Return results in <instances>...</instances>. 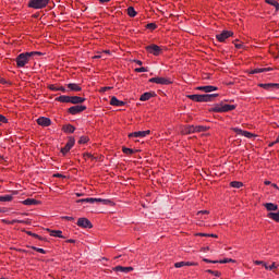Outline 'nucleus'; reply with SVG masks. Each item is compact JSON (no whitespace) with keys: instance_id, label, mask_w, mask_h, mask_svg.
<instances>
[{"instance_id":"nucleus-1","label":"nucleus","mask_w":279,"mask_h":279,"mask_svg":"<svg viewBox=\"0 0 279 279\" xmlns=\"http://www.w3.org/2000/svg\"><path fill=\"white\" fill-rule=\"evenodd\" d=\"M34 56H40V52L33 51V52H22V53H20L15 59L16 66L19 69H23V66H25L26 64L29 63V61L32 60V57H34Z\"/></svg>"},{"instance_id":"nucleus-2","label":"nucleus","mask_w":279,"mask_h":279,"mask_svg":"<svg viewBox=\"0 0 279 279\" xmlns=\"http://www.w3.org/2000/svg\"><path fill=\"white\" fill-rule=\"evenodd\" d=\"M216 97H219V94H203V95H187V99L197 102H208L213 101Z\"/></svg>"},{"instance_id":"nucleus-3","label":"nucleus","mask_w":279,"mask_h":279,"mask_svg":"<svg viewBox=\"0 0 279 279\" xmlns=\"http://www.w3.org/2000/svg\"><path fill=\"white\" fill-rule=\"evenodd\" d=\"M235 109H236V106H234V105H226V104L221 102V104L215 105L210 109V112H230Z\"/></svg>"},{"instance_id":"nucleus-4","label":"nucleus","mask_w":279,"mask_h":279,"mask_svg":"<svg viewBox=\"0 0 279 279\" xmlns=\"http://www.w3.org/2000/svg\"><path fill=\"white\" fill-rule=\"evenodd\" d=\"M49 5V0H29L28 8H33V10H43V8H47Z\"/></svg>"},{"instance_id":"nucleus-5","label":"nucleus","mask_w":279,"mask_h":279,"mask_svg":"<svg viewBox=\"0 0 279 279\" xmlns=\"http://www.w3.org/2000/svg\"><path fill=\"white\" fill-rule=\"evenodd\" d=\"M231 36H234V33L231 31H222L220 34L216 35V38L218 43H226L228 38H231Z\"/></svg>"},{"instance_id":"nucleus-6","label":"nucleus","mask_w":279,"mask_h":279,"mask_svg":"<svg viewBox=\"0 0 279 279\" xmlns=\"http://www.w3.org/2000/svg\"><path fill=\"white\" fill-rule=\"evenodd\" d=\"M151 131H137L129 134V138H145V136H149Z\"/></svg>"},{"instance_id":"nucleus-7","label":"nucleus","mask_w":279,"mask_h":279,"mask_svg":"<svg viewBox=\"0 0 279 279\" xmlns=\"http://www.w3.org/2000/svg\"><path fill=\"white\" fill-rule=\"evenodd\" d=\"M259 88H264L265 90H279V84L278 83H259Z\"/></svg>"},{"instance_id":"nucleus-8","label":"nucleus","mask_w":279,"mask_h":279,"mask_svg":"<svg viewBox=\"0 0 279 279\" xmlns=\"http://www.w3.org/2000/svg\"><path fill=\"white\" fill-rule=\"evenodd\" d=\"M84 110H86V106H84V105H76V106L70 107L68 109V112L70 114H80V112H84Z\"/></svg>"},{"instance_id":"nucleus-9","label":"nucleus","mask_w":279,"mask_h":279,"mask_svg":"<svg viewBox=\"0 0 279 279\" xmlns=\"http://www.w3.org/2000/svg\"><path fill=\"white\" fill-rule=\"evenodd\" d=\"M73 145H75V138L70 137L68 143L65 144V146L63 148H61V154H63V155L69 154V151H71V149L73 148Z\"/></svg>"},{"instance_id":"nucleus-10","label":"nucleus","mask_w":279,"mask_h":279,"mask_svg":"<svg viewBox=\"0 0 279 279\" xmlns=\"http://www.w3.org/2000/svg\"><path fill=\"white\" fill-rule=\"evenodd\" d=\"M149 82L153 84H161L163 86H169V84H171V81L166 77H153L149 80Z\"/></svg>"},{"instance_id":"nucleus-11","label":"nucleus","mask_w":279,"mask_h":279,"mask_svg":"<svg viewBox=\"0 0 279 279\" xmlns=\"http://www.w3.org/2000/svg\"><path fill=\"white\" fill-rule=\"evenodd\" d=\"M146 51L153 53V56H160V53H162V49H160L158 45L146 46Z\"/></svg>"},{"instance_id":"nucleus-12","label":"nucleus","mask_w":279,"mask_h":279,"mask_svg":"<svg viewBox=\"0 0 279 279\" xmlns=\"http://www.w3.org/2000/svg\"><path fill=\"white\" fill-rule=\"evenodd\" d=\"M77 226L78 228H93V222H90V220H88V218H78L77 220Z\"/></svg>"},{"instance_id":"nucleus-13","label":"nucleus","mask_w":279,"mask_h":279,"mask_svg":"<svg viewBox=\"0 0 279 279\" xmlns=\"http://www.w3.org/2000/svg\"><path fill=\"white\" fill-rule=\"evenodd\" d=\"M37 123L38 125H41V128H49V125H51V119L40 117L37 119Z\"/></svg>"},{"instance_id":"nucleus-14","label":"nucleus","mask_w":279,"mask_h":279,"mask_svg":"<svg viewBox=\"0 0 279 279\" xmlns=\"http://www.w3.org/2000/svg\"><path fill=\"white\" fill-rule=\"evenodd\" d=\"M113 271H119L120 274H130V271H134V267H123V266H116Z\"/></svg>"},{"instance_id":"nucleus-15","label":"nucleus","mask_w":279,"mask_h":279,"mask_svg":"<svg viewBox=\"0 0 279 279\" xmlns=\"http://www.w3.org/2000/svg\"><path fill=\"white\" fill-rule=\"evenodd\" d=\"M232 130L233 132H235V134H239V136H245L246 138H252V136H254V134H252L251 132L243 131L239 128H233Z\"/></svg>"},{"instance_id":"nucleus-16","label":"nucleus","mask_w":279,"mask_h":279,"mask_svg":"<svg viewBox=\"0 0 279 279\" xmlns=\"http://www.w3.org/2000/svg\"><path fill=\"white\" fill-rule=\"evenodd\" d=\"M197 90H203V93H213L215 90H219V87L213 85L199 86Z\"/></svg>"},{"instance_id":"nucleus-17","label":"nucleus","mask_w":279,"mask_h":279,"mask_svg":"<svg viewBox=\"0 0 279 279\" xmlns=\"http://www.w3.org/2000/svg\"><path fill=\"white\" fill-rule=\"evenodd\" d=\"M110 106H117L118 108H121L125 106V101L119 100L116 96L111 97Z\"/></svg>"},{"instance_id":"nucleus-18","label":"nucleus","mask_w":279,"mask_h":279,"mask_svg":"<svg viewBox=\"0 0 279 279\" xmlns=\"http://www.w3.org/2000/svg\"><path fill=\"white\" fill-rule=\"evenodd\" d=\"M196 264L195 263H191V262H177L175 264H174V267L177 268V269H180V268H182V267H193V266H195Z\"/></svg>"},{"instance_id":"nucleus-19","label":"nucleus","mask_w":279,"mask_h":279,"mask_svg":"<svg viewBox=\"0 0 279 279\" xmlns=\"http://www.w3.org/2000/svg\"><path fill=\"white\" fill-rule=\"evenodd\" d=\"M84 101H86V98L83 97H78V96H70V104H84Z\"/></svg>"},{"instance_id":"nucleus-20","label":"nucleus","mask_w":279,"mask_h":279,"mask_svg":"<svg viewBox=\"0 0 279 279\" xmlns=\"http://www.w3.org/2000/svg\"><path fill=\"white\" fill-rule=\"evenodd\" d=\"M182 134H195V125H187L182 129Z\"/></svg>"},{"instance_id":"nucleus-21","label":"nucleus","mask_w":279,"mask_h":279,"mask_svg":"<svg viewBox=\"0 0 279 279\" xmlns=\"http://www.w3.org/2000/svg\"><path fill=\"white\" fill-rule=\"evenodd\" d=\"M68 88L74 93H80V90H82V87L76 83L68 84Z\"/></svg>"},{"instance_id":"nucleus-22","label":"nucleus","mask_w":279,"mask_h":279,"mask_svg":"<svg viewBox=\"0 0 279 279\" xmlns=\"http://www.w3.org/2000/svg\"><path fill=\"white\" fill-rule=\"evenodd\" d=\"M269 71H274V69H271V68H257V69H254L251 73H252V75H254L256 73H267Z\"/></svg>"},{"instance_id":"nucleus-23","label":"nucleus","mask_w":279,"mask_h":279,"mask_svg":"<svg viewBox=\"0 0 279 279\" xmlns=\"http://www.w3.org/2000/svg\"><path fill=\"white\" fill-rule=\"evenodd\" d=\"M97 198H81L76 201V204H95Z\"/></svg>"},{"instance_id":"nucleus-24","label":"nucleus","mask_w":279,"mask_h":279,"mask_svg":"<svg viewBox=\"0 0 279 279\" xmlns=\"http://www.w3.org/2000/svg\"><path fill=\"white\" fill-rule=\"evenodd\" d=\"M62 130L66 134H73V132H75V126H73L72 124H65L63 125Z\"/></svg>"},{"instance_id":"nucleus-25","label":"nucleus","mask_w":279,"mask_h":279,"mask_svg":"<svg viewBox=\"0 0 279 279\" xmlns=\"http://www.w3.org/2000/svg\"><path fill=\"white\" fill-rule=\"evenodd\" d=\"M56 101H60L61 104H71V96H59L56 98Z\"/></svg>"},{"instance_id":"nucleus-26","label":"nucleus","mask_w":279,"mask_h":279,"mask_svg":"<svg viewBox=\"0 0 279 279\" xmlns=\"http://www.w3.org/2000/svg\"><path fill=\"white\" fill-rule=\"evenodd\" d=\"M48 232H50V236H57L58 239H64V235H62V231L60 230H49Z\"/></svg>"},{"instance_id":"nucleus-27","label":"nucleus","mask_w":279,"mask_h":279,"mask_svg":"<svg viewBox=\"0 0 279 279\" xmlns=\"http://www.w3.org/2000/svg\"><path fill=\"white\" fill-rule=\"evenodd\" d=\"M264 206L270 213H272L274 210H278V205H276L274 203H266V204H264Z\"/></svg>"},{"instance_id":"nucleus-28","label":"nucleus","mask_w":279,"mask_h":279,"mask_svg":"<svg viewBox=\"0 0 279 279\" xmlns=\"http://www.w3.org/2000/svg\"><path fill=\"white\" fill-rule=\"evenodd\" d=\"M150 97H154V94H151V93H149V92H146V93H144V94L141 96L140 100H141V101H149V98H150Z\"/></svg>"},{"instance_id":"nucleus-29","label":"nucleus","mask_w":279,"mask_h":279,"mask_svg":"<svg viewBox=\"0 0 279 279\" xmlns=\"http://www.w3.org/2000/svg\"><path fill=\"white\" fill-rule=\"evenodd\" d=\"M38 204V201L34 199V198H27L23 202L24 206H34Z\"/></svg>"},{"instance_id":"nucleus-30","label":"nucleus","mask_w":279,"mask_h":279,"mask_svg":"<svg viewBox=\"0 0 279 279\" xmlns=\"http://www.w3.org/2000/svg\"><path fill=\"white\" fill-rule=\"evenodd\" d=\"M96 202H100V204H104L105 206H112V201L110 199L96 198Z\"/></svg>"},{"instance_id":"nucleus-31","label":"nucleus","mask_w":279,"mask_h":279,"mask_svg":"<svg viewBox=\"0 0 279 279\" xmlns=\"http://www.w3.org/2000/svg\"><path fill=\"white\" fill-rule=\"evenodd\" d=\"M13 197L10 194L0 196V202H12Z\"/></svg>"},{"instance_id":"nucleus-32","label":"nucleus","mask_w":279,"mask_h":279,"mask_svg":"<svg viewBox=\"0 0 279 279\" xmlns=\"http://www.w3.org/2000/svg\"><path fill=\"white\" fill-rule=\"evenodd\" d=\"M230 186H232L233 189H241V186H243V182L233 181V182L230 183Z\"/></svg>"},{"instance_id":"nucleus-33","label":"nucleus","mask_w":279,"mask_h":279,"mask_svg":"<svg viewBox=\"0 0 279 279\" xmlns=\"http://www.w3.org/2000/svg\"><path fill=\"white\" fill-rule=\"evenodd\" d=\"M128 14H129V16H131L132 19H134V16H136V10L134 9V7H129V8H128Z\"/></svg>"},{"instance_id":"nucleus-34","label":"nucleus","mask_w":279,"mask_h":279,"mask_svg":"<svg viewBox=\"0 0 279 279\" xmlns=\"http://www.w3.org/2000/svg\"><path fill=\"white\" fill-rule=\"evenodd\" d=\"M266 3H268V5H274V8H276V10H279V3L276 0H266Z\"/></svg>"},{"instance_id":"nucleus-35","label":"nucleus","mask_w":279,"mask_h":279,"mask_svg":"<svg viewBox=\"0 0 279 279\" xmlns=\"http://www.w3.org/2000/svg\"><path fill=\"white\" fill-rule=\"evenodd\" d=\"M206 130H208V128H206L204 125L194 126V133H196V132H206Z\"/></svg>"},{"instance_id":"nucleus-36","label":"nucleus","mask_w":279,"mask_h":279,"mask_svg":"<svg viewBox=\"0 0 279 279\" xmlns=\"http://www.w3.org/2000/svg\"><path fill=\"white\" fill-rule=\"evenodd\" d=\"M122 151L123 154H126V156H132V154H134V149L128 147H123Z\"/></svg>"},{"instance_id":"nucleus-37","label":"nucleus","mask_w":279,"mask_h":279,"mask_svg":"<svg viewBox=\"0 0 279 279\" xmlns=\"http://www.w3.org/2000/svg\"><path fill=\"white\" fill-rule=\"evenodd\" d=\"M264 267L265 269H269V271H271L272 269H278V265H276V263H272L270 266L264 264Z\"/></svg>"},{"instance_id":"nucleus-38","label":"nucleus","mask_w":279,"mask_h":279,"mask_svg":"<svg viewBox=\"0 0 279 279\" xmlns=\"http://www.w3.org/2000/svg\"><path fill=\"white\" fill-rule=\"evenodd\" d=\"M50 90H54V92L61 90V93H66V88H64L63 86H60V87L51 86Z\"/></svg>"},{"instance_id":"nucleus-39","label":"nucleus","mask_w":279,"mask_h":279,"mask_svg":"<svg viewBox=\"0 0 279 279\" xmlns=\"http://www.w3.org/2000/svg\"><path fill=\"white\" fill-rule=\"evenodd\" d=\"M32 250H34L35 252H38L39 254H47V251H45V248H38L36 246H32Z\"/></svg>"},{"instance_id":"nucleus-40","label":"nucleus","mask_w":279,"mask_h":279,"mask_svg":"<svg viewBox=\"0 0 279 279\" xmlns=\"http://www.w3.org/2000/svg\"><path fill=\"white\" fill-rule=\"evenodd\" d=\"M157 27H158V25H156V23H149L146 25V28L151 29V31L156 29Z\"/></svg>"},{"instance_id":"nucleus-41","label":"nucleus","mask_w":279,"mask_h":279,"mask_svg":"<svg viewBox=\"0 0 279 279\" xmlns=\"http://www.w3.org/2000/svg\"><path fill=\"white\" fill-rule=\"evenodd\" d=\"M78 143H80V145H85V143H88V137L82 136V137L78 140Z\"/></svg>"},{"instance_id":"nucleus-42","label":"nucleus","mask_w":279,"mask_h":279,"mask_svg":"<svg viewBox=\"0 0 279 279\" xmlns=\"http://www.w3.org/2000/svg\"><path fill=\"white\" fill-rule=\"evenodd\" d=\"M206 271H207V274H213V276H216V278H219V276H221V272H219V271H214L211 269H208Z\"/></svg>"},{"instance_id":"nucleus-43","label":"nucleus","mask_w":279,"mask_h":279,"mask_svg":"<svg viewBox=\"0 0 279 279\" xmlns=\"http://www.w3.org/2000/svg\"><path fill=\"white\" fill-rule=\"evenodd\" d=\"M14 223H27V221L14 219V220H12L11 222H9V226H14Z\"/></svg>"},{"instance_id":"nucleus-44","label":"nucleus","mask_w":279,"mask_h":279,"mask_svg":"<svg viewBox=\"0 0 279 279\" xmlns=\"http://www.w3.org/2000/svg\"><path fill=\"white\" fill-rule=\"evenodd\" d=\"M218 263H220L221 265L226 264V263H234V259L232 258H225L222 260H219Z\"/></svg>"},{"instance_id":"nucleus-45","label":"nucleus","mask_w":279,"mask_h":279,"mask_svg":"<svg viewBox=\"0 0 279 279\" xmlns=\"http://www.w3.org/2000/svg\"><path fill=\"white\" fill-rule=\"evenodd\" d=\"M135 72L136 73H147V69L146 68H136Z\"/></svg>"},{"instance_id":"nucleus-46","label":"nucleus","mask_w":279,"mask_h":279,"mask_svg":"<svg viewBox=\"0 0 279 279\" xmlns=\"http://www.w3.org/2000/svg\"><path fill=\"white\" fill-rule=\"evenodd\" d=\"M26 234H28V236H34L35 239H40V235L33 233L32 231H26Z\"/></svg>"},{"instance_id":"nucleus-47","label":"nucleus","mask_w":279,"mask_h":279,"mask_svg":"<svg viewBox=\"0 0 279 279\" xmlns=\"http://www.w3.org/2000/svg\"><path fill=\"white\" fill-rule=\"evenodd\" d=\"M0 123H8V118H5L3 114H0Z\"/></svg>"},{"instance_id":"nucleus-48","label":"nucleus","mask_w":279,"mask_h":279,"mask_svg":"<svg viewBox=\"0 0 279 279\" xmlns=\"http://www.w3.org/2000/svg\"><path fill=\"white\" fill-rule=\"evenodd\" d=\"M62 219H65L66 221H75V218L71 216H63Z\"/></svg>"},{"instance_id":"nucleus-49","label":"nucleus","mask_w":279,"mask_h":279,"mask_svg":"<svg viewBox=\"0 0 279 279\" xmlns=\"http://www.w3.org/2000/svg\"><path fill=\"white\" fill-rule=\"evenodd\" d=\"M203 260H204V263H213L214 265H217V263H219V260H210L207 258H204Z\"/></svg>"},{"instance_id":"nucleus-50","label":"nucleus","mask_w":279,"mask_h":279,"mask_svg":"<svg viewBox=\"0 0 279 279\" xmlns=\"http://www.w3.org/2000/svg\"><path fill=\"white\" fill-rule=\"evenodd\" d=\"M254 264L255 265H263V267H265V265H267V263H265L263 260H255Z\"/></svg>"},{"instance_id":"nucleus-51","label":"nucleus","mask_w":279,"mask_h":279,"mask_svg":"<svg viewBox=\"0 0 279 279\" xmlns=\"http://www.w3.org/2000/svg\"><path fill=\"white\" fill-rule=\"evenodd\" d=\"M84 158H95V157L90 153H85Z\"/></svg>"},{"instance_id":"nucleus-52","label":"nucleus","mask_w":279,"mask_h":279,"mask_svg":"<svg viewBox=\"0 0 279 279\" xmlns=\"http://www.w3.org/2000/svg\"><path fill=\"white\" fill-rule=\"evenodd\" d=\"M134 63L138 64V66H143V61H141V60H135Z\"/></svg>"},{"instance_id":"nucleus-53","label":"nucleus","mask_w":279,"mask_h":279,"mask_svg":"<svg viewBox=\"0 0 279 279\" xmlns=\"http://www.w3.org/2000/svg\"><path fill=\"white\" fill-rule=\"evenodd\" d=\"M236 49H243V44H234Z\"/></svg>"},{"instance_id":"nucleus-54","label":"nucleus","mask_w":279,"mask_h":279,"mask_svg":"<svg viewBox=\"0 0 279 279\" xmlns=\"http://www.w3.org/2000/svg\"><path fill=\"white\" fill-rule=\"evenodd\" d=\"M198 215H208V210H201L198 211Z\"/></svg>"},{"instance_id":"nucleus-55","label":"nucleus","mask_w":279,"mask_h":279,"mask_svg":"<svg viewBox=\"0 0 279 279\" xmlns=\"http://www.w3.org/2000/svg\"><path fill=\"white\" fill-rule=\"evenodd\" d=\"M53 178H64V175H62L61 173H56L53 174Z\"/></svg>"},{"instance_id":"nucleus-56","label":"nucleus","mask_w":279,"mask_h":279,"mask_svg":"<svg viewBox=\"0 0 279 279\" xmlns=\"http://www.w3.org/2000/svg\"><path fill=\"white\" fill-rule=\"evenodd\" d=\"M198 236H210V234L207 233H197Z\"/></svg>"},{"instance_id":"nucleus-57","label":"nucleus","mask_w":279,"mask_h":279,"mask_svg":"<svg viewBox=\"0 0 279 279\" xmlns=\"http://www.w3.org/2000/svg\"><path fill=\"white\" fill-rule=\"evenodd\" d=\"M111 0H99L100 3H109Z\"/></svg>"},{"instance_id":"nucleus-58","label":"nucleus","mask_w":279,"mask_h":279,"mask_svg":"<svg viewBox=\"0 0 279 279\" xmlns=\"http://www.w3.org/2000/svg\"><path fill=\"white\" fill-rule=\"evenodd\" d=\"M76 197H84V193H76Z\"/></svg>"},{"instance_id":"nucleus-59","label":"nucleus","mask_w":279,"mask_h":279,"mask_svg":"<svg viewBox=\"0 0 279 279\" xmlns=\"http://www.w3.org/2000/svg\"><path fill=\"white\" fill-rule=\"evenodd\" d=\"M66 243H75V240L73 239L66 240Z\"/></svg>"},{"instance_id":"nucleus-60","label":"nucleus","mask_w":279,"mask_h":279,"mask_svg":"<svg viewBox=\"0 0 279 279\" xmlns=\"http://www.w3.org/2000/svg\"><path fill=\"white\" fill-rule=\"evenodd\" d=\"M111 87H104L102 93H106V90H110Z\"/></svg>"},{"instance_id":"nucleus-61","label":"nucleus","mask_w":279,"mask_h":279,"mask_svg":"<svg viewBox=\"0 0 279 279\" xmlns=\"http://www.w3.org/2000/svg\"><path fill=\"white\" fill-rule=\"evenodd\" d=\"M277 143L276 142H272L268 145V147H274Z\"/></svg>"},{"instance_id":"nucleus-62","label":"nucleus","mask_w":279,"mask_h":279,"mask_svg":"<svg viewBox=\"0 0 279 279\" xmlns=\"http://www.w3.org/2000/svg\"><path fill=\"white\" fill-rule=\"evenodd\" d=\"M264 184H266V186H269V184H271V181H265Z\"/></svg>"},{"instance_id":"nucleus-63","label":"nucleus","mask_w":279,"mask_h":279,"mask_svg":"<svg viewBox=\"0 0 279 279\" xmlns=\"http://www.w3.org/2000/svg\"><path fill=\"white\" fill-rule=\"evenodd\" d=\"M271 186H274V189H278V185L276 183H272Z\"/></svg>"},{"instance_id":"nucleus-64","label":"nucleus","mask_w":279,"mask_h":279,"mask_svg":"<svg viewBox=\"0 0 279 279\" xmlns=\"http://www.w3.org/2000/svg\"><path fill=\"white\" fill-rule=\"evenodd\" d=\"M209 236H213L214 239H217V234H209Z\"/></svg>"}]
</instances>
